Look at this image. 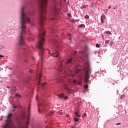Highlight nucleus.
Here are the masks:
<instances>
[{
    "label": "nucleus",
    "instance_id": "obj_22",
    "mask_svg": "<svg viewBox=\"0 0 128 128\" xmlns=\"http://www.w3.org/2000/svg\"><path fill=\"white\" fill-rule=\"evenodd\" d=\"M16 98H18H18H22V97L20 96V94H17L16 96Z\"/></svg>",
    "mask_w": 128,
    "mask_h": 128
},
{
    "label": "nucleus",
    "instance_id": "obj_1",
    "mask_svg": "<svg viewBox=\"0 0 128 128\" xmlns=\"http://www.w3.org/2000/svg\"><path fill=\"white\" fill-rule=\"evenodd\" d=\"M24 8H26V7L24 6L22 10V23L21 27L20 28L21 32L19 36V39L18 40V44L20 46L26 44V40H24V37L26 34V22H30L29 16H32V12H30L28 13L24 12Z\"/></svg>",
    "mask_w": 128,
    "mask_h": 128
},
{
    "label": "nucleus",
    "instance_id": "obj_28",
    "mask_svg": "<svg viewBox=\"0 0 128 128\" xmlns=\"http://www.w3.org/2000/svg\"><path fill=\"white\" fill-rule=\"evenodd\" d=\"M73 82L74 84H76V80H74Z\"/></svg>",
    "mask_w": 128,
    "mask_h": 128
},
{
    "label": "nucleus",
    "instance_id": "obj_25",
    "mask_svg": "<svg viewBox=\"0 0 128 128\" xmlns=\"http://www.w3.org/2000/svg\"><path fill=\"white\" fill-rule=\"evenodd\" d=\"M85 26L84 24H82L80 26V28H84Z\"/></svg>",
    "mask_w": 128,
    "mask_h": 128
},
{
    "label": "nucleus",
    "instance_id": "obj_49",
    "mask_svg": "<svg viewBox=\"0 0 128 128\" xmlns=\"http://www.w3.org/2000/svg\"><path fill=\"white\" fill-rule=\"evenodd\" d=\"M0 120V121L2 120V118H1V119Z\"/></svg>",
    "mask_w": 128,
    "mask_h": 128
},
{
    "label": "nucleus",
    "instance_id": "obj_42",
    "mask_svg": "<svg viewBox=\"0 0 128 128\" xmlns=\"http://www.w3.org/2000/svg\"><path fill=\"white\" fill-rule=\"evenodd\" d=\"M66 118H68V115L66 114Z\"/></svg>",
    "mask_w": 128,
    "mask_h": 128
},
{
    "label": "nucleus",
    "instance_id": "obj_56",
    "mask_svg": "<svg viewBox=\"0 0 128 128\" xmlns=\"http://www.w3.org/2000/svg\"><path fill=\"white\" fill-rule=\"evenodd\" d=\"M70 36V34H69Z\"/></svg>",
    "mask_w": 128,
    "mask_h": 128
},
{
    "label": "nucleus",
    "instance_id": "obj_10",
    "mask_svg": "<svg viewBox=\"0 0 128 128\" xmlns=\"http://www.w3.org/2000/svg\"><path fill=\"white\" fill-rule=\"evenodd\" d=\"M52 56H53V58H60V53L58 52L53 53Z\"/></svg>",
    "mask_w": 128,
    "mask_h": 128
},
{
    "label": "nucleus",
    "instance_id": "obj_53",
    "mask_svg": "<svg viewBox=\"0 0 128 128\" xmlns=\"http://www.w3.org/2000/svg\"><path fill=\"white\" fill-rule=\"evenodd\" d=\"M64 82H66V80H64Z\"/></svg>",
    "mask_w": 128,
    "mask_h": 128
},
{
    "label": "nucleus",
    "instance_id": "obj_11",
    "mask_svg": "<svg viewBox=\"0 0 128 128\" xmlns=\"http://www.w3.org/2000/svg\"><path fill=\"white\" fill-rule=\"evenodd\" d=\"M64 78H60L58 80L57 82L58 83H62L64 82Z\"/></svg>",
    "mask_w": 128,
    "mask_h": 128
},
{
    "label": "nucleus",
    "instance_id": "obj_26",
    "mask_svg": "<svg viewBox=\"0 0 128 128\" xmlns=\"http://www.w3.org/2000/svg\"><path fill=\"white\" fill-rule=\"evenodd\" d=\"M96 47L98 48H100V46L99 44H97L96 45Z\"/></svg>",
    "mask_w": 128,
    "mask_h": 128
},
{
    "label": "nucleus",
    "instance_id": "obj_16",
    "mask_svg": "<svg viewBox=\"0 0 128 128\" xmlns=\"http://www.w3.org/2000/svg\"><path fill=\"white\" fill-rule=\"evenodd\" d=\"M72 64V59L68 60L66 64Z\"/></svg>",
    "mask_w": 128,
    "mask_h": 128
},
{
    "label": "nucleus",
    "instance_id": "obj_44",
    "mask_svg": "<svg viewBox=\"0 0 128 128\" xmlns=\"http://www.w3.org/2000/svg\"><path fill=\"white\" fill-rule=\"evenodd\" d=\"M54 20V18H52V20Z\"/></svg>",
    "mask_w": 128,
    "mask_h": 128
},
{
    "label": "nucleus",
    "instance_id": "obj_46",
    "mask_svg": "<svg viewBox=\"0 0 128 128\" xmlns=\"http://www.w3.org/2000/svg\"><path fill=\"white\" fill-rule=\"evenodd\" d=\"M16 112V110H13V112Z\"/></svg>",
    "mask_w": 128,
    "mask_h": 128
},
{
    "label": "nucleus",
    "instance_id": "obj_3",
    "mask_svg": "<svg viewBox=\"0 0 128 128\" xmlns=\"http://www.w3.org/2000/svg\"><path fill=\"white\" fill-rule=\"evenodd\" d=\"M39 4L40 6V26H44V20H46V13L48 0H40Z\"/></svg>",
    "mask_w": 128,
    "mask_h": 128
},
{
    "label": "nucleus",
    "instance_id": "obj_51",
    "mask_svg": "<svg viewBox=\"0 0 128 128\" xmlns=\"http://www.w3.org/2000/svg\"><path fill=\"white\" fill-rule=\"evenodd\" d=\"M9 70H12V68H9Z\"/></svg>",
    "mask_w": 128,
    "mask_h": 128
},
{
    "label": "nucleus",
    "instance_id": "obj_29",
    "mask_svg": "<svg viewBox=\"0 0 128 128\" xmlns=\"http://www.w3.org/2000/svg\"><path fill=\"white\" fill-rule=\"evenodd\" d=\"M112 44H114V42H111V44H110V46H112Z\"/></svg>",
    "mask_w": 128,
    "mask_h": 128
},
{
    "label": "nucleus",
    "instance_id": "obj_21",
    "mask_svg": "<svg viewBox=\"0 0 128 128\" xmlns=\"http://www.w3.org/2000/svg\"><path fill=\"white\" fill-rule=\"evenodd\" d=\"M12 92H16V88L14 87V88H12Z\"/></svg>",
    "mask_w": 128,
    "mask_h": 128
},
{
    "label": "nucleus",
    "instance_id": "obj_15",
    "mask_svg": "<svg viewBox=\"0 0 128 128\" xmlns=\"http://www.w3.org/2000/svg\"><path fill=\"white\" fill-rule=\"evenodd\" d=\"M104 34H110V36H112V32L110 31H106L104 32Z\"/></svg>",
    "mask_w": 128,
    "mask_h": 128
},
{
    "label": "nucleus",
    "instance_id": "obj_48",
    "mask_svg": "<svg viewBox=\"0 0 128 128\" xmlns=\"http://www.w3.org/2000/svg\"><path fill=\"white\" fill-rule=\"evenodd\" d=\"M54 42H56V41H54Z\"/></svg>",
    "mask_w": 128,
    "mask_h": 128
},
{
    "label": "nucleus",
    "instance_id": "obj_7",
    "mask_svg": "<svg viewBox=\"0 0 128 128\" xmlns=\"http://www.w3.org/2000/svg\"><path fill=\"white\" fill-rule=\"evenodd\" d=\"M59 12H60V9H58V6H56L54 9V14H56V16H58V14Z\"/></svg>",
    "mask_w": 128,
    "mask_h": 128
},
{
    "label": "nucleus",
    "instance_id": "obj_54",
    "mask_svg": "<svg viewBox=\"0 0 128 128\" xmlns=\"http://www.w3.org/2000/svg\"><path fill=\"white\" fill-rule=\"evenodd\" d=\"M8 88H10V87H8Z\"/></svg>",
    "mask_w": 128,
    "mask_h": 128
},
{
    "label": "nucleus",
    "instance_id": "obj_47",
    "mask_svg": "<svg viewBox=\"0 0 128 128\" xmlns=\"http://www.w3.org/2000/svg\"><path fill=\"white\" fill-rule=\"evenodd\" d=\"M69 40H72V38H69Z\"/></svg>",
    "mask_w": 128,
    "mask_h": 128
},
{
    "label": "nucleus",
    "instance_id": "obj_23",
    "mask_svg": "<svg viewBox=\"0 0 128 128\" xmlns=\"http://www.w3.org/2000/svg\"><path fill=\"white\" fill-rule=\"evenodd\" d=\"M53 114H54V112H51L50 114H48L50 116H52Z\"/></svg>",
    "mask_w": 128,
    "mask_h": 128
},
{
    "label": "nucleus",
    "instance_id": "obj_40",
    "mask_svg": "<svg viewBox=\"0 0 128 128\" xmlns=\"http://www.w3.org/2000/svg\"><path fill=\"white\" fill-rule=\"evenodd\" d=\"M84 116H88V115L86 114H84Z\"/></svg>",
    "mask_w": 128,
    "mask_h": 128
},
{
    "label": "nucleus",
    "instance_id": "obj_35",
    "mask_svg": "<svg viewBox=\"0 0 128 128\" xmlns=\"http://www.w3.org/2000/svg\"><path fill=\"white\" fill-rule=\"evenodd\" d=\"M68 82H72V81L70 80V79L68 78Z\"/></svg>",
    "mask_w": 128,
    "mask_h": 128
},
{
    "label": "nucleus",
    "instance_id": "obj_43",
    "mask_svg": "<svg viewBox=\"0 0 128 128\" xmlns=\"http://www.w3.org/2000/svg\"><path fill=\"white\" fill-rule=\"evenodd\" d=\"M68 16H72V15H71L70 14H69Z\"/></svg>",
    "mask_w": 128,
    "mask_h": 128
},
{
    "label": "nucleus",
    "instance_id": "obj_14",
    "mask_svg": "<svg viewBox=\"0 0 128 128\" xmlns=\"http://www.w3.org/2000/svg\"><path fill=\"white\" fill-rule=\"evenodd\" d=\"M75 116H76V118H80V115L78 112H76Z\"/></svg>",
    "mask_w": 128,
    "mask_h": 128
},
{
    "label": "nucleus",
    "instance_id": "obj_6",
    "mask_svg": "<svg viewBox=\"0 0 128 128\" xmlns=\"http://www.w3.org/2000/svg\"><path fill=\"white\" fill-rule=\"evenodd\" d=\"M59 70L60 72H61L64 74H66L64 76V77L66 76H70V74H68V69L64 66V64L62 62H60Z\"/></svg>",
    "mask_w": 128,
    "mask_h": 128
},
{
    "label": "nucleus",
    "instance_id": "obj_38",
    "mask_svg": "<svg viewBox=\"0 0 128 128\" xmlns=\"http://www.w3.org/2000/svg\"><path fill=\"white\" fill-rule=\"evenodd\" d=\"M78 85H82V83L78 82Z\"/></svg>",
    "mask_w": 128,
    "mask_h": 128
},
{
    "label": "nucleus",
    "instance_id": "obj_30",
    "mask_svg": "<svg viewBox=\"0 0 128 128\" xmlns=\"http://www.w3.org/2000/svg\"><path fill=\"white\" fill-rule=\"evenodd\" d=\"M68 96H66L64 98V100H68Z\"/></svg>",
    "mask_w": 128,
    "mask_h": 128
},
{
    "label": "nucleus",
    "instance_id": "obj_27",
    "mask_svg": "<svg viewBox=\"0 0 128 128\" xmlns=\"http://www.w3.org/2000/svg\"><path fill=\"white\" fill-rule=\"evenodd\" d=\"M34 72V70H30V73L32 74Z\"/></svg>",
    "mask_w": 128,
    "mask_h": 128
},
{
    "label": "nucleus",
    "instance_id": "obj_32",
    "mask_svg": "<svg viewBox=\"0 0 128 128\" xmlns=\"http://www.w3.org/2000/svg\"><path fill=\"white\" fill-rule=\"evenodd\" d=\"M120 124H122L121 123H118L116 124V126H120Z\"/></svg>",
    "mask_w": 128,
    "mask_h": 128
},
{
    "label": "nucleus",
    "instance_id": "obj_41",
    "mask_svg": "<svg viewBox=\"0 0 128 128\" xmlns=\"http://www.w3.org/2000/svg\"><path fill=\"white\" fill-rule=\"evenodd\" d=\"M112 8V7L110 6L108 10H110Z\"/></svg>",
    "mask_w": 128,
    "mask_h": 128
},
{
    "label": "nucleus",
    "instance_id": "obj_18",
    "mask_svg": "<svg viewBox=\"0 0 128 128\" xmlns=\"http://www.w3.org/2000/svg\"><path fill=\"white\" fill-rule=\"evenodd\" d=\"M74 122H80V120L78 118H75L74 119Z\"/></svg>",
    "mask_w": 128,
    "mask_h": 128
},
{
    "label": "nucleus",
    "instance_id": "obj_9",
    "mask_svg": "<svg viewBox=\"0 0 128 128\" xmlns=\"http://www.w3.org/2000/svg\"><path fill=\"white\" fill-rule=\"evenodd\" d=\"M106 18V15L102 14L101 16V22L102 24L104 23V20Z\"/></svg>",
    "mask_w": 128,
    "mask_h": 128
},
{
    "label": "nucleus",
    "instance_id": "obj_5",
    "mask_svg": "<svg viewBox=\"0 0 128 128\" xmlns=\"http://www.w3.org/2000/svg\"><path fill=\"white\" fill-rule=\"evenodd\" d=\"M85 70H86L85 74V82H86V85H85L84 88L85 90H88V80H90V74H92V70L88 65L87 68H85Z\"/></svg>",
    "mask_w": 128,
    "mask_h": 128
},
{
    "label": "nucleus",
    "instance_id": "obj_17",
    "mask_svg": "<svg viewBox=\"0 0 128 128\" xmlns=\"http://www.w3.org/2000/svg\"><path fill=\"white\" fill-rule=\"evenodd\" d=\"M88 6L86 5L85 6H82L81 8L82 10H84V8H88Z\"/></svg>",
    "mask_w": 128,
    "mask_h": 128
},
{
    "label": "nucleus",
    "instance_id": "obj_19",
    "mask_svg": "<svg viewBox=\"0 0 128 128\" xmlns=\"http://www.w3.org/2000/svg\"><path fill=\"white\" fill-rule=\"evenodd\" d=\"M68 92L69 94H72V90H70V89H68Z\"/></svg>",
    "mask_w": 128,
    "mask_h": 128
},
{
    "label": "nucleus",
    "instance_id": "obj_2",
    "mask_svg": "<svg viewBox=\"0 0 128 128\" xmlns=\"http://www.w3.org/2000/svg\"><path fill=\"white\" fill-rule=\"evenodd\" d=\"M28 110L29 112L28 113V115L26 118L27 122L25 124H22V123L19 124V126L18 128H28V124H30V107L28 108ZM12 116V114H8L4 128H12V122L10 119Z\"/></svg>",
    "mask_w": 128,
    "mask_h": 128
},
{
    "label": "nucleus",
    "instance_id": "obj_24",
    "mask_svg": "<svg viewBox=\"0 0 128 128\" xmlns=\"http://www.w3.org/2000/svg\"><path fill=\"white\" fill-rule=\"evenodd\" d=\"M85 18L86 20H88V18H90V16L86 15V16H85Z\"/></svg>",
    "mask_w": 128,
    "mask_h": 128
},
{
    "label": "nucleus",
    "instance_id": "obj_8",
    "mask_svg": "<svg viewBox=\"0 0 128 128\" xmlns=\"http://www.w3.org/2000/svg\"><path fill=\"white\" fill-rule=\"evenodd\" d=\"M46 106V101L44 100H42L39 102V106Z\"/></svg>",
    "mask_w": 128,
    "mask_h": 128
},
{
    "label": "nucleus",
    "instance_id": "obj_50",
    "mask_svg": "<svg viewBox=\"0 0 128 128\" xmlns=\"http://www.w3.org/2000/svg\"><path fill=\"white\" fill-rule=\"evenodd\" d=\"M62 62H64V60H62Z\"/></svg>",
    "mask_w": 128,
    "mask_h": 128
},
{
    "label": "nucleus",
    "instance_id": "obj_36",
    "mask_svg": "<svg viewBox=\"0 0 128 128\" xmlns=\"http://www.w3.org/2000/svg\"><path fill=\"white\" fill-rule=\"evenodd\" d=\"M23 116H24V118H26V114H24V115H23Z\"/></svg>",
    "mask_w": 128,
    "mask_h": 128
},
{
    "label": "nucleus",
    "instance_id": "obj_52",
    "mask_svg": "<svg viewBox=\"0 0 128 128\" xmlns=\"http://www.w3.org/2000/svg\"><path fill=\"white\" fill-rule=\"evenodd\" d=\"M56 44H58L56 43Z\"/></svg>",
    "mask_w": 128,
    "mask_h": 128
},
{
    "label": "nucleus",
    "instance_id": "obj_34",
    "mask_svg": "<svg viewBox=\"0 0 128 128\" xmlns=\"http://www.w3.org/2000/svg\"><path fill=\"white\" fill-rule=\"evenodd\" d=\"M0 58H4V56L0 55Z\"/></svg>",
    "mask_w": 128,
    "mask_h": 128
},
{
    "label": "nucleus",
    "instance_id": "obj_31",
    "mask_svg": "<svg viewBox=\"0 0 128 128\" xmlns=\"http://www.w3.org/2000/svg\"><path fill=\"white\" fill-rule=\"evenodd\" d=\"M18 108V106H14V108Z\"/></svg>",
    "mask_w": 128,
    "mask_h": 128
},
{
    "label": "nucleus",
    "instance_id": "obj_13",
    "mask_svg": "<svg viewBox=\"0 0 128 128\" xmlns=\"http://www.w3.org/2000/svg\"><path fill=\"white\" fill-rule=\"evenodd\" d=\"M58 98H64V94H60L58 96Z\"/></svg>",
    "mask_w": 128,
    "mask_h": 128
},
{
    "label": "nucleus",
    "instance_id": "obj_4",
    "mask_svg": "<svg viewBox=\"0 0 128 128\" xmlns=\"http://www.w3.org/2000/svg\"><path fill=\"white\" fill-rule=\"evenodd\" d=\"M44 36H46V32L42 30H40V40L38 42L37 48L40 50V56L41 58V62H42V56H44V44L45 42Z\"/></svg>",
    "mask_w": 128,
    "mask_h": 128
},
{
    "label": "nucleus",
    "instance_id": "obj_33",
    "mask_svg": "<svg viewBox=\"0 0 128 128\" xmlns=\"http://www.w3.org/2000/svg\"><path fill=\"white\" fill-rule=\"evenodd\" d=\"M38 96H37L36 97V100H38Z\"/></svg>",
    "mask_w": 128,
    "mask_h": 128
},
{
    "label": "nucleus",
    "instance_id": "obj_37",
    "mask_svg": "<svg viewBox=\"0 0 128 128\" xmlns=\"http://www.w3.org/2000/svg\"><path fill=\"white\" fill-rule=\"evenodd\" d=\"M24 62H26V64H28V60H25Z\"/></svg>",
    "mask_w": 128,
    "mask_h": 128
},
{
    "label": "nucleus",
    "instance_id": "obj_45",
    "mask_svg": "<svg viewBox=\"0 0 128 128\" xmlns=\"http://www.w3.org/2000/svg\"><path fill=\"white\" fill-rule=\"evenodd\" d=\"M74 54H76V52H74Z\"/></svg>",
    "mask_w": 128,
    "mask_h": 128
},
{
    "label": "nucleus",
    "instance_id": "obj_55",
    "mask_svg": "<svg viewBox=\"0 0 128 128\" xmlns=\"http://www.w3.org/2000/svg\"><path fill=\"white\" fill-rule=\"evenodd\" d=\"M60 114H62V112H60Z\"/></svg>",
    "mask_w": 128,
    "mask_h": 128
},
{
    "label": "nucleus",
    "instance_id": "obj_20",
    "mask_svg": "<svg viewBox=\"0 0 128 128\" xmlns=\"http://www.w3.org/2000/svg\"><path fill=\"white\" fill-rule=\"evenodd\" d=\"M110 40H106V44H110Z\"/></svg>",
    "mask_w": 128,
    "mask_h": 128
},
{
    "label": "nucleus",
    "instance_id": "obj_39",
    "mask_svg": "<svg viewBox=\"0 0 128 128\" xmlns=\"http://www.w3.org/2000/svg\"><path fill=\"white\" fill-rule=\"evenodd\" d=\"M46 84H43V86H46Z\"/></svg>",
    "mask_w": 128,
    "mask_h": 128
},
{
    "label": "nucleus",
    "instance_id": "obj_12",
    "mask_svg": "<svg viewBox=\"0 0 128 128\" xmlns=\"http://www.w3.org/2000/svg\"><path fill=\"white\" fill-rule=\"evenodd\" d=\"M40 80H42V75L40 74L38 78V86H40Z\"/></svg>",
    "mask_w": 128,
    "mask_h": 128
}]
</instances>
